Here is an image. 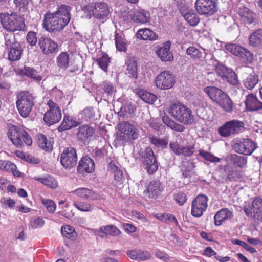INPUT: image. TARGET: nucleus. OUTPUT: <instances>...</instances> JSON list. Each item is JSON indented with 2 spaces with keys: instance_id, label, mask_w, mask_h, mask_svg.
Wrapping results in <instances>:
<instances>
[{
  "instance_id": "obj_24",
  "label": "nucleus",
  "mask_w": 262,
  "mask_h": 262,
  "mask_svg": "<svg viewBox=\"0 0 262 262\" xmlns=\"http://www.w3.org/2000/svg\"><path fill=\"white\" fill-rule=\"evenodd\" d=\"M171 42L167 41L163 44L156 52L157 55L164 62L171 61L173 59L172 53L170 51Z\"/></svg>"
},
{
  "instance_id": "obj_28",
  "label": "nucleus",
  "mask_w": 262,
  "mask_h": 262,
  "mask_svg": "<svg viewBox=\"0 0 262 262\" xmlns=\"http://www.w3.org/2000/svg\"><path fill=\"white\" fill-rule=\"evenodd\" d=\"M245 103L247 110L250 112L257 111L262 109V102L252 94H249L247 96Z\"/></svg>"
},
{
  "instance_id": "obj_16",
  "label": "nucleus",
  "mask_w": 262,
  "mask_h": 262,
  "mask_svg": "<svg viewBox=\"0 0 262 262\" xmlns=\"http://www.w3.org/2000/svg\"><path fill=\"white\" fill-rule=\"evenodd\" d=\"M215 72L218 76L223 80L235 85L238 83L237 77L235 73L230 68L227 67L221 63H218L215 66Z\"/></svg>"
},
{
  "instance_id": "obj_22",
  "label": "nucleus",
  "mask_w": 262,
  "mask_h": 262,
  "mask_svg": "<svg viewBox=\"0 0 262 262\" xmlns=\"http://www.w3.org/2000/svg\"><path fill=\"white\" fill-rule=\"evenodd\" d=\"M95 133L93 127L88 125H82L78 127L76 137L79 141L83 143L88 142Z\"/></svg>"
},
{
  "instance_id": "obj_29",
  "label": "nucleus",
  "mask_w": 262,
  "mask_h": 262,
  "mask_svg": "<svg viewBox=\"0 0 262 262\" xmlns=\"http://www.w3.org/2000/svg\"><path fill=\"white\" fill-rule=\"evenodd\" d=\"M180 13L190 26L194 27L199 23L200 18L193 10L191 9H182L180 10Z\"/></svg>"
},
{
  "instance_id": "obj_32",
  "label": "nucleus",
  "mask_w": 262,
  "mask_h": 262,
  "mask_svg": "<svg viewBox=\"0 0 262 262\" xmlns=\"http://www.w3.org/2000/svg\"><path fill=\"white\" fill-rule=\"evenodd\" d=\"M126 254L129 257L133 260H146L151 257L150 254L148 252L139 250H129Z\"/></svg>"
},
{
  "instance_id": "obj_59",
  "label": "nucleus",
  "mask_w": 262,
  "mask_h": 262,
  "mask_svg": "<svg viewBox=\"0 0 262 262\" xmlns=\"http://www.w3.org/2000/svg\"><path fill=\"white\" fill-rule=\"evenodd\" d=\"M81 118L85 121H88L94 116V112L91 108L84 109L80 114Z\"/></svg>"
},
{
  "instance_id": "obj_30",
  "label": "nucleus",
  "mask_w": 262,
  "mask_h": 262,
  "mask_svg": "<svg viewBox=\"0 0 262 262\" xmlns=\"http://www.w3.org/2000/svg\"><path fill=\"white\" fill-rule=\"evenodd\" d=\"M226 160L228 163L234 166L243 168L247 165V158L244 156L237 155L235 154H231L227 156Z\"/></svg>"
},
{
  "instance_id": "obj_27",
  "label": "nucleus",
  "mask_w": 262,
  "mask_h": 262,
  "mask_svg": "<svg viewBox=\"0 0 262 262\" xmlns=\"http://www.w3.org/2000/svg\"><path fill=\"white\" fill-rule=\"evenodd\" d=\"M73 193L78 196L86 200L94 201L100 199V195L86 188H79L73 191Z\"/></svg>"
},
{
  "instance_id": "obj_38",
  "label": "nucleus",
  "mask_w": 262,
  "mask_h": 262,
  "mask_svg": "<svg viewBox=\"0 0 262 262\" xmlns=\"http://www.w3.org/2000/svg\"><path fill=\"white\" fill-rule=\"evenodd\" d=\"M162 119L163 123L173 130L182 132L185 129V127L183 125L176 123L168 116L164 115Z\"/></svg>"
},
{
  "instance_id": "obj_4",
  "label": "nucleus",
  "mask_w": 262,
  "mask_h": 262,
  "mask_svg": "<svg viewBox=\"0 0 262 262\" xmlns=\"http://www.w3.org/2000/svg\"><path fill=\"white\" fill-rule=\"evenodd\" d=\"M0 20L3 28L8 31H24L26 28L24 18L16 13H1Z\"/></svg>"
},
{
  "instance_id": "obj_12",
  "label": "nucleus",
  "mask_w": 262,
  "mask_h": 262,
  "mask_svg": "<svg viewBox=\"0 0 262 262\" xmlns=\"http://www.w3.org/2000/svg\"><path fill=\"white\" fill-rule=\"evenodd\" d=\"M77 155L75 148L72 147L65 148L60 155V163L67 169H70L77 164Z\"/></svg>"
},
{
  "instance_id": "obj_36",
  "label": "nucleus",
  "mask_w": 262,
  "mask_h": 262,
  "mask_svg": "<svg viewBox=\"0 0 262 262\" xmlns=\"http://www.w3.org/2000/svg\"><path fill=\"white\" fill-rule=\"evenodd\" d=\"M110 167L114 173V185L119 188L122 187L123 183V174L122 171L119 170L118 168L114 164L110 163Z\"/></svg>"
},
{
  "instance_id": "obj_55",
  "label": "nucleus",
  "mask_w": 262,
  "mask_h": 262,
  "mask_svg": "<svg viewBox=\"0 0 262 262\" xmlns=\"http://www.w3.org/2000/svg\"><path fill=\"white\" fill-rule=\"evenodd\" d=\"M16 165L9 161L0 160V169L4 171H8L9 170H14Z\"/></svg>"
},
{
  "instance_id": "obj_44",
  "label": "nucleus",
  "mask_w": 262,
  "mask_h": 262,
  "mask_svg": "<svg viewBox=\"0 0 262 262\" xmlns=\"http://www.w3.org/2000/svg\"><path fill=\"white\" fill-rule=\"evenodd\" d=\"M139 97L146 103L152 104L157 100V96L150 93L147 92L143 90H140L137 92Z\"/></svg>"
},
{
  "instance_id": "obj_60",
  "label": "nucleus",
  "mask_w": 262,
  "mask_h": 262,
  "mask_svg": "<svg viewBox=\"0 0 262 262\" xmlns=\"http://www.w3.org/2000/svg\"><path fill=\"white\" fill-rule=\"evenodd\" d=\"M174 199L177 203L181 206L186 202L187 196L184 193L182 192H179V193L174 195Z\"/></svg>"
},
{
  "instance_id": "obj_26",
  "label": "nucleus",
  "mask_w": 262,
  "mask_h": 262,
  "mask_svg": "<svg viewBox=\"0 0 262 262\" xmlns=\"http://www.w3.org/2000/svg\"><path fill=\"white\" fill-rule=\"evenodd\" d=\"M94 17L99 20H103L110 14V9L104 2L96 3L94 5Z\"/></svg>"
},
{
  "instance_id": "obj_21",
  "label": "nucleus",
  "mask_w": 262,
  "mask_h": 262,
  "mask_svg": "<svg viewBox=\"0 0 262 262\" xmlns=\"http://www.w3.org/2000/svg\"><path fill=\"white\" fill-rule=\"evenodd\" d=\"M238 14L240 16L241 21L245 25H254L256 18V14L246 7H239Z\"/></svg>"
},
{
  "instance_id": "obj_14",
  "label": "nucleus",
  "mask_w": 262,
  "mask_h": 262,
  "mask_svg": "<svg viewBox=\"0 0 262 262\" xmlns=\"http://www.w3.org/2000/svg\"><path fill=\"white\" fill-rule=\"evenodd\" d=\"M244 127V123L242 121L233 120L227 122L218 129L220 135L223 137H228L231 135L236 134L241 131Z\"/></svg>"
},
{
  "instance_id": "obj_64",
  "label": "nucleus",
  "mask_w": 262,
  "mask_h": 262,
  "mask_svg": "<svg viewBox=\"0 0 262 262\" xmlns=\"http://www.w3.org/2000/svg\"><path fill=\"white\" fill-rule=\"evenodd\" d=\"M169 147L171 150L177 155L180 156L181 147L177 142L172 141L170 142Z\"/></svg>"
},
{
  "instance_id": "obj_42",
  "label": "nucleus",
  "mask_w": 262,
  "mask_h": 262,
  "mask_svg": "<svg viewBox=\"0 0 262 262\" xmlns=\"http://www.w3.org/2000/svg\"><path fill=\"white\" fill-rule=\"evenodd\" d=\"M62 236L70 240H75L77 237V234L74 228L70 225L62 226L61 229Z\"/></svg>"
},
{
  "instance_id": "obj_25",
  "label": "nucleus",
  "mask_w": 262,
  "mask_h": 262,
  "mask_svg": "<svg viewBox=\"0 0 262 262\" xmlns=\"http://www.w3.org/2000/svg\"><path fill=\"white\" fill-rule=\"evenodd\" d=\"M163 190L159 181H152L147 185L144 194L151 199H156Z\"/></svg>"
},
{
  "instance_id": "obj_56",
  "label": "nucleus",
  "mask_w": 262,
  "mask_h": 262,
  "mask_svg": "<svg viewBox=\"0 0 262 262\" xmlns=\"http://www.w3.org/2000/svg\"><path fill=\"white\" fill-rule=\"evenodd\" d=\"M81 10L85 13L86 18L90 19L92 17V16L94 17V5L93 6V5H88L84 6L82 7Z\"/></svg>"
},
{
  "instance_id": "obj_33",
  "label": "nucleus",
  "mask_w": 262,
  "mask_h": 262,
  "mask_svg": "<svg viewBox=\"0 0 262 262\" xmlns=\"http://www.w3.org/2000/svg\"><path fill=\"white\" fill-rule=\"evenodd\" d=\"M249 44L253 47H258L262 45V29L255 30L249 36Z\"/></svg>"
},
{
  "instance_id": "obj_15",
  "label": "nucleus",
  "mask_w": 262,
  "mask_h": 262,
  "mask_svg": "<svg viewBox=\"0 0 262 262\" xmlns=\"http://www.w3.org/2000/svg\"><path fill=\"white\" fill-rule=\"evenodd\" d=\"M175 83V76L169 71H164L156 77L155 84L157 88L161 90H168L171 88Z\"/></svg>"
},
{
  "instance_id": "obj_53",
  "label": "nucleus",
  "mask_w": 262,
  "mask_h": 262,
  "mask_svg": "<svg viewBox=\"0 0 262 262\" xmlns=\"http://www.w3.org/2000/svg\"><path fill=\"white\" fill-rule=\"evenodd\" d=\"M194 144L186 145L185 146L182 147L180 152V155H183L185 157H189L194 153Z\"/></svg>"
},
{
  "instance_id": "obj_50",
  "label": "nucleus",
  "mask_w": 262,
  "mask_h": 262,
  "mask_svg": "<svg viewBox=\"0 0 262 262\" xmlns=\"http://www.w3.org/2000/svg\"><path fill=\"white\" fill-rule=\"evenodd\" d=\"M38 181L52 188H55L57 186V181L51 176L44 178H38Z\"/></svg>"
},
{
  "instance_id": "obj_48",
  "label": "nucleus",
  "mask_w": 262,
  "mask_h": 262,
  "mask_svg": "<svg viewBox=\"0 0 262 262\" xmlns=\"http://www.w3.org/2000/svg\"><path fill=\"white\" fill-rule=\"evenodd\" d=\"M99 67L104 72L107 71V67L110 62V58L107 54L104 53L101 57L96 60Z\"/></svg>"
},
{
  "instance_id": "obj_51",
  "label": "nucleus",
  "mask_w": 262,
  "mask_h": 262,
  "mask_svg": "<svg viewBox=\"0 0 262 262\" xmlns=\"http://www.w3.org/2000/svg\"><path fill=\"white\" fill-rule=\"evenodd\" d=\"M23 74L31 78L34 79L37 81L41 80V77L37 74V72L30 67H25Z\"/></svg>"
},
{
  "instance_id": "obj_45",
  "label": "nucleus",
  "mask_w": 262,
  "mask_h": 262,
  "mask_svg": "<svg viewBox=\"0 0 262 262\" xmlns=\"http://www.w3.org/2000/svg\"><path fill=\"white\" fill-rule=\"evenodd\" d=\"M135 111L136 108L133 105L130 103H126L121 107L118 115L121 117L128 118V116L134 113Z\"/></svg>"
},
{
  "instance_id": "obj_19",
  "label": "nucleus",
  "mask_w": 262,
  "mask_h": 262,
  "mask_svg": "<svg viewBox=\"0 0 262 262\" xmlns=\"http://www.w3.org/2000/svg\"><path fill=\"white\" fill-rule=\"evenodd\" d=\"M38 43L44 55H49L58 51L57 43L50 38L41 36L39 38Z\"/></svg>"
},
{
  "instance_id": "obj_49",
  "label": "nucleus",
  "mask_w": 262,
  "mask_h": 262,
  "mask_svg": "<svg viewBox=\"0 0 262 262\" xmlns=\"http://www.w3.org/2000/svg\"><path fill=\"white\" fill-rule=\"evenodd\" d=\"M199 155L203 158L204 160L211 162L217 163L221 161L220 158L215 157L212 154L203 149L199 150Z\"/></svg>"
},
{
  "instance_id": "obj_37",
  "label": "nucleus",
  "mask_w": 262,
  "mask_h": 262,
  "mask_svg": "<svg viewBox=\"0 0 262 262\" xmlns=\"http://www.w3.org/2000/svg\"><path fill=\"white\" fill-rule=\"evenodd\" d=\"M70 62V55L66 52H61L57 57V64L62 69L66 70Z\"/></svg>"
},
{
  "instance_id": "obj_52",
  "label": "nucleus",
  "mask_w": 262,
  "mask_h": 262,
  "mask_svg": "<svg viewBox=\"0 0 262 262\" xmlns=\"http://www.w3.org/2000/svg\"><path fill=\"white\" fill-rule=\"evenodd\" d=\"M74 205L77 209L82 211H90L93 209L92 206L86 202H75Z\"/></svg>"
},
{
  "instance_id": "obj_47",
  "label": "nucleus",
  "mask_w": 262,
  "mask_h": 262,
  "mask_svg": "<svg viewBox=\"0 0 262 262\" xmlns=\"http://www.w3.org/2000/svg\"><path fill=\"white\" fill-rule=\"evenodd\" d=\"M225 48L233 55H235V56H239L240 57L243 54L242 51L244 50V48L237 45L236 44L232 43L226 45Z\"/></svg>"
},
{
  "instance_id": "obj_2",
  "label": "nucleus",
  "mask_w": 262,
  "mask_h": 262,
  "mask_svg": "<svg viewBox=\"0 0 262 262\" xmlns=\"http://www.w3.org/2000/svg\"><path fill=\"white\" fill-rule=\"evenodd\" d=\"M168 112L175 120L183 125H191L196 122V117L192 110L180 102L171 104Z\"/></svg>"
},
{
  "instance_id": "obj_62",
  "label": "nucleus",
  "mask_w": 262,
  "mask_h": 262,
  "mask_svg": "<svg viewBox=\"0 0 262 262\" xmlns=\"http://www.w3.org/2000/svg\"><path fill=\"white\" fill-rule=\"evenodd\" d=\"M103 90L108 96L112 95L116 91L113 85L110 82L105 81L103 83Z\"/></svg>"
},
{
  "instance_id": "obj_6",
  "label": "nucleus",
  "mask_w": 262,
  "mask_h": 262,
  "mask_svg": "<svg viewBox=\"0 0 262 262\" xmlns=\"http://www.w3.org/2000/svg\"><path fill=\"white\" fill-rule=\"evenodd\" d=\"M5 45L6 51L8 53V59L11 61H15L21 58L23 49L13 34H6L5 36Z\"/></svg>"
},
{
  "instance_id": "obj_13",
  "label": "nucleus",
  "mask_w": 262,
  "mask_h": 262,
  "mask_svg": "<svg viewBox=\"0 0 262 262\" xmlns=\"http://www.w3.org/2000/svg\"><path fill=\"white\" fill-rule=\"evenodd\" d=\"M195 8L199 14L206 16H211L217 11L216 4L214 0H196Z\"/></svg>"
},
{
  "instance_id": "obj_31",
  "label": "nucleus",
  "mask_w": 262,
  "mask_h": 262,
  "mask_svg": "<svg viewBox=\"0 0 262 262\" xmlns=\"http://www.w3.org/2000/svg\"><path fill=\"white\" fill-rule=\"evenodd\" d=\"M233 217L232 211L228 208H223L219 211L214 216V224L216 226H220L225 221L231 219Z\"/></svg>"
},
{
  "instance_id": "obj_40",
  "label": "nucleus",
  "mask_w": 262,
  "mask_h": 262,
  "mask_svg": "<svg viewBox=\"0 0 262 262\" xmlns=\"http://www.w3.org/2000/svg\"><path fill=\"white\" fill-rule=\"evenodd\" d=\"M132 19L136 23L145 24L149 20L148 14L145 13L144 10H137L132 16Z\"/></svg>"
},
{
  "instance_id": "obj_7",
  "label": "nucleus",
  "mask_w": 262,
  "mask_h": 262,
  "mask_svg": "<svg viewBox=\"0 0 262 262\" xmlns=\"http://www.w3.org/2000/svg\"><path fill=\"white\" fill-rule=\"evenodd\" d=\"M16 105L19 114L23 118L27 117L34 105V98L29 92L20 93L17 97Z\"/></svg>"
},
{
  "instance_id": "obj_8",
  "label": "nucleus",
  "mask_w": 262,
  "mask_h": 262,
  "mask_svg": "<svg viewBox=\"0 0 262 262\" xmlns=\"http://www.w3.org/2000/svg\"><path fill=\"white\" fill-rule=\"evenodd\" d=\"M8 136L13 144L18 148H21L24 142L28 146L32 143V138L28 133L15 125L10 127Z\"/></svg>"
},
{
  "instance_id": "obj_18",
  "label": "nucleus",
  "mask_w": 262,
  "mask_h": 262,
  "mask_svg": "<svg viewBox=\"0 0 262 262\" xmlns=\"http://www.w3.org/2000/svg\"><path fill=\"white\" fill-rule=\"evenodd\" d=\"M208 197L204 194L199 195L192 202L191 214L196 217H201L208 206Z\"/></svg>"
},
{
  "instance_id": "obj_43",
  "label": "nucleus",
  "mask_w": 262,
  "mask_h": 262,
  "mask_svg": "<svg viewBox=\"0 0 262 262\" xmlns=\"http://www.w3.org/2000/svg\"><path fill=\"white\" fill-rule=\"evenodd\" d=\"M38 144L40 148L47 151L52 150L53 146L51 141L47 139L43 134H39L38 138Z\"/></svg>"
},
{
  "instance_id": "obj_1",
  "label": "nucleus",
  "mask_w": 262,
  "mask_h": 262,
  "mask_svg": "<svg viewBox=\"0 0 262 262\" xmlns=\"http://www.w3.org/2000/svg\"><path fill=\"white\" fill-rule=\"evenodd\" d=\"M70 11L69 6L61 5L53 13H46L42 23L43 28L50 33L61 31L70 22Z\"/></svg>"
},
{
  "instance_id": "obj_46",
  "label": "nucleus",
  "mask_w": 262,
  "mask_h": 262,
  "mask_svg": "<svg viewBox=\"0 0 262 262\" xmlns=\"http://www.w3.org/2000/svg\"><path fill=\"white\" fill-rule=\"evenodd\" d=\"M203 50L204 52L203 53L195 47L191 46L187 49L186 53L194 59H200L203 57L204 54L205 56L207 54L205 50L203 49Z\"/></svg>"
},
{
  "instance_id": "obj_63",
  "label": "nucleus",
  "mask_w": 262,
  "mask_h": 262,
  "mask_svg": "<svg viewBox=\"0 0 262 262\" xmlns=\"http://www.w3.org/2000/svg\"><path fill=\"white\" fill-rule=\"evenodd\" d=\"M107 151L105 147L102 148H96L95 149L94 157L97 159H100L104 157L107 155Z\"/></svg>"
},
{
  "instance_id": "obj_58",
  "label": "nucleus",
  "mask_w": 262,
  "mask_h": 262,
  "mask_svg": "<svg viewBox=\"0 0 262 262\" xmlns=\"http://www.w3.org/2000/svg\"><path fill=\"white\" fill-rule=\"evenodd\" d=\"M42 204L46 206L47 210L51 213H53L56 209V204L51 200L43 199Z\"/></svg>"
},
{
  "instance_id": "obj_17",
  "label": "nucleus",
  "mask_w": 262,
  "mask_h": 262,
  "mask_svg": "<svg viewBox=\"0 0 262 262\" xmlns=\"http://www.w3.org/2000/svg\"><path fill=\"white\" fill-rule=\"evenodd\" d=\"M142 159L143 164L149 174H152L157 170L158 165L151 148L147 147L146 148Z\"/></svg>"
},
{
  "instance_id": "obj_39",
  "label": "nucleus",
  "mask_w": 262,
  "mask_h": 262,
  "mask_svg": "<svg viewBox=\"0 0 262 262\" xmlns=\"http://www.w3.org/2000/svg\"><path fill=\"white\" fill-rule=\"evenodd\" d=\"M99 231L105 235L117 236L121 234L120 230L115 226L108 225L100 227Z\"/></svg>"
},
{
  "instance_id": "obj_3",
  "label": "nucleus",
  "mask_w": 262,
  "mask_h": 262,
  "mask_svg": "<svg viewBox=\"0 0 262 262\" xmlns=\"http://www.w3.org/2000/svg\"><path fill=\"white\" fill-rule=\"evenodd\" d=\"M204 92L210 99L221 106L225 111L231 112L233 110V103L229 96L221 89L215 86H206Z\"/></svg>"
},
{
  "instance_id": "obj_20",
  "label": "nucleus",
  "mask_w": 262,
  "mask_h": 262,
  "mask_svg": "<svg viewBox=\"0 0 262 262\" xmlns=\"http://www.w3.org/2000/svg\"><path fill=\"white\" fill-rule=\"evenodd\" d=\"M245 73L247 75L243 80L245 88L249 90L253 89L258 82V77L253 69L250 67H245L244 69Z\"/></svg>"
},
{
  "instance_id": "obj_23",
  "label": "nucleus",
  "mask_w": 262,
  "mask_h": 262,
  "mask_svg": "<svg viewBox=\"0 0 262 262\" xmlns=\"http://www.w3.org/2000/svg\"><path fill=\"white\" fill-rule=\"evenodd\" d=\"M95 164L93 160L89 157H83L80 160L77 168L79 173H92L94 171Z\"/></svg>"
},
{
  "instance_id": "obj_54",
  "label": "nucleus",
  "mask_w": 262,
  "mask_h": 262,
  "mask_svg": "<svg viewBox=\"0 0 262 262\" xmlns=\"http://www.w3.org/2000/svg\"><path fill=\"white\" fill-rule=\"evenodd\" d=\"M115 44L117 49L119 51L125 52L126 51V43L123 41L121 37L115 34Z\"/></svg>"
},
{
  "instance_id": "obj_10",
  "label": "nucleus",
  "mask_w": 262,
  "mask_h": 262,
  "mask_svg": "<svg viewBox=\"0 0 262 262\" xmlns=\"http://www.w3.org/2000/svg\"><path fill=\"white\" fill-rule=\"evenodd\" d=\"M243 210L248 217L262 220V199L256 197L251 204L245 202Z\"/></svg>"
},
{
  "instance_id": "obj_9",
  "label": "nucleus",
  "mask_w": 262,
  "mask_h": 262,
  "mask_svg": "<svg viewBox=\"0 0 262 262\" xmlns=\"http://www.w3.org/2000/svg\"><path fill=\"white\" fill-rule=\"evenodd\" d=\"M231 147L236 153L249 156L256 149L257 145L256 143L250 139L237 138L233 140Z\"/></svg>"
},
{
  "instance_id": "obj_57",
  "label": "nucleus",
  "mask_w": 262,
  "mask_h": 262,
  "mask_svg": "<svg viewBox=\"0 0 262 262\" xmlns=\"http://www.w3.org/2000/svg\"><path fill=\"white\" fill-rule=\"evenodd\" d=\"M232 243L234 245H237L243 247L245 249L250 252V253H255L256 251V249L254 248H253L249 246L246 243L243 241H241L239 239H233L232 241Z\"/></svg>"
},
{
  "instance_id": "obj_5",
  "label": "nucleus",
  "mask_w": 262,
  "mask_h": 262,
  "mask_svg": "<svg viewBox=\"0 0 262 262\" xmlns=\"http://www.w3.org/2000/svg\"><path fill=\"white\" fill-rule=\"evenodd\" d=\"M118 132L117 133L116 141L124 144L133 141L138 137V131L133 124L127 121H122L118 124Z\"/></svg>"
},
{
  "instance_id": "obj_34",
  "label": "nucleus",
  "mask_w": 262,
  "mask_h": 262,
  "mask_svg": "<svg viewBox=\"0 0 262 262\" xmlns=\"http://www.w3.org/2000/svg\"><path fill=\"white\" fill-rule=\"evenodd\" d=\"M79 122L73 119L70 116H64L61 124L58 127V130L62 132L71 129L73 127L77 126Z\"/></svg>"
},
{
  "instance_id": "obj_41",
  "label": "nucleus",
  "mask_w": 262,
  "mask_h": 262,
  "mask_svg": "<svg viewBox=\"0 0 262 262\" xmlns=\"http://www.w3.org/2000/svg\"><path fill=\"white\" fill-rule=\"evenodd\" d=\"M126 63L127 65L126 74L128 75L129 77L136 79L138 73L136 60L134 58H131L128 59Z\"/></svg>"
},
{
  "instance_id": "obj_11",
  "label": "nucleus",
  "mask_w": 262,
  "mask_h": 262,
  "mask_svg": "<svg viewBox=\"0 0 262 262\" xmlns=\"http://www.w3.org/2000/svg\"><path fill=\"white\" fill-rule=\"evenodd\" d=\"M49 110L45 113L43 120L49 126L58 123L61 118V110L57 104L49 100L47 103Z\"/></svg>"
},
{
  "instance_id": "obj_35",
  "label": "nucleus",
  "mask_w": 262,
  "mask_h": 262,
  "mask_svg": "<svg viewBox=\"0 0 262 262\" xmlns=\"http://www.w3.org/2000/svg\"><path fill=\"white\" fill-rule=\"evenodd\" d=\"M136 36L138 38L142 40H155L158 38V36L155 32L148 28L139 30Z\"/></svg>"
},
{
  "instance_id": "obj_61",
  "label": "nucleus",
  "mask_w": 262,
  "mask_h": 262,
  "mask_svg": "<svg viewBox=\"0 0 262 262\" xmlns=\"http://www.w3.org/2000/svg\"><path fill=\"white\" fill-rule=\"evenodd\" d=\"M26 39L30 45L35 46L37 41L36 33L33 31L29 32L27 33Z\"/></svg>"
}]
</instances>
